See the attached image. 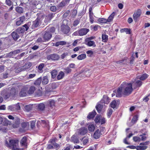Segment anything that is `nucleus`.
<instances>
[{"instance_id": "obj_58", "label": "nucleus", "mask_w": 150, "mask_h": 150, "mask_svg": "<svg viewBox=\"0 0 150 150\" xmlns=\"http://www.w3.org/2000/svg\"><path fill=\"white\" fill-rule=\"evenodd\" d=\"M30 122L31 128L33 129L35 127V122L33 121H31Z\"/></svg>"}, {"instance_id": "obj_25", "label": "nucleus", "mask_w": 150, "mask_h": 150, "mask_svg": "<svg viewBox=\"0 0 150 150\" xmlns=\"http://www.w3.org/2000/svg\"><path fill=\"white\" fill-rule=\"evenodd\" d=\"M46 105L49 108H52L55 105L54 100H52L50 101L49 102H48Z\"/></svg>"}, {"instance_id": "obj_44", "label": "nucleus", "mask_w": 150, "mask_h": 150, "mask_svg": "<svg viewBox=\"0 0 150 150\" xmlns=\"http://www.w3.org/2000/svg\"><path fill=\"white\" fill-rule=\"evenodd\" d=\"M138 116L137 115H136L134 116L132 119V120L131 122L133 123H135L138 120Z\"/></svg>"}, {"instance_id": "obj_8", "label": "nucleus", "mask_w": 150, "mask_h": 150, "mask_svg": "<svg viewBox=\"0 0 150 150\" xmlns=\"http://www.w3.org/2000/svg\"><path fill=\"white\" fill-rule=\"evenodd\" d=\"M62 32L65 34H68L70 31L69 27L66 25H63L61 26Z\"/></svg>"}, {"instance_id": "obj_3", "label": "nucleus", "mask_w": 150, "mask_h": 150, "mask_svg": "<svg viewBox=\"0 0 150 150\" xmlns=\"http://www.w3.org/2000/svg\"><path fill=\"white\" fill-rule=\"evenodd\" d=\"M42 18L38 17L35 21H33V24L31 25V28L33 29H35L39 26L41 23Z\"/></svg>"}, {"instance_id": "obj_11", "label": "nucleus", "mask_w": 150, "mask_h": 150, "mask_svg": "<svg viewBox=\"0 0 150 150\" xmlns=\"http://www.w3.org/2000/svg\"><path fill=\"white\" fill-rule=\"evenodd\" d=\"M88 132V130L86 127H81L79 129L78 134L81 135L85 134Z\"/></svg>"}, {"instance_id": "obj_14", "label": "nucleus", "mask_w": 150, "mask_h": 150, "mask_svg": "<svg viewBox=\"0 0 150 150\" xmlns=\"http://www.w3.org/2000/svg\"><path fill=\"white\" fill-rule=\"evenodd\" d=\"M85 44L89 47L93 46L94 47H95L96 46L95 42L94 41L86 39L85 40Z\"/></svg>"}, {"instance_id": "obj_43", "label": "nucleus", "mask_w": 150, "mask_h": 150, "mask_svg": "<svg viewBox=\"0 0 150 150\" xmlns=\"http://www.w3.org/2000/svg\"><path fill=\"white\" fill-rule=\"evenodd\" d=\"M89 131L91 132H93L95 129V127L93 125H90L88 127Z\"/></svg>"}, {"instance_id": "obj_34", "label": "nucleus", "mask_w": 150, "mask_h": 150, "mask_svg": "<svg viewBox=\"0 0 150 150\" xmlns=\"http://www.w3.org/2000/svg\"><path fill=\"white\" fill-rule=\"evenodd\" d=\"M108 36L105 34H102V40L104 42H107L108 40Z\"/></svg>"}, {"instance_id": "obj_21", "label": "nucleus", "mask_w": 150, "mask_h": 150, "mask_svg": "<svg viewBox=\"0 0 150 150\" xmlns=\"http://www.w3.org/2000/svg\"><path fill=\"white\" fill-rule=\"evenodd\" d=\"M100 134L99 129H98L94 132L93 135V137L95 139H98L100 137Z\"/></svg>"}, {"instance_id": "obj_17", "label": "nucleus", "mask_w": 150, "mask_h": 150, "mask_svg": "<svg viewBox=\"0 0 150 150\" xmlns=\"http://www.w3.org/2000/svg\"><path fill=\"white\" fill-rule=\"evenodd\" d=\"M27 138L26 137H24L20 141V144L22 146L26 147L27 146Z\"/></svg>"}, {"instance_id": "obj_29", "label": "nucleus", "mask_w": 150, "mask_h": 150, "mask_svg": "<svg viewBox=\"0 0 150 150\" xmlns=\"http://www.w3.org/2000/svg\"><path fill=\"white\" fill-rule=\"evenodd\" d=\"M52 78L54 79L55 78L57 74V71L56 70L54 69L51 72Z\"/></svg>"}, {"instance_id": "obj_20", "label": "nucleus", "mask_w": 150, "mask_h": 150, "mask_svg": "<svg viewBox=\"0 0 150 150\" xmlns=\"http://www.w3.org/2000/svg\"><path fill=\"white\" fill-rule=\"evenodd\" d=\"M101 104V103H100V102L99 103H98V104L96 106V109L98 113H100L101 112L103 108V105Z\"/></svg>"}, {"instance_id": "obj_23", "label": "nucleus", "mask_w": 150, "mask_h": 150, "mask_svg": "<svg viewBox=\"0 0 150 150\" xmlns=\"http://www.w3.org/2000/svg\"><path fill=\"white\" fill-rule=\"evenodd\" d=\"M11 35L13 39L15 40H16L20 37V35H19L16 31L13 32L11 33Z\"/></svg>"}, {"instance_id": "obj_64", "label": "nucleus", "mask_w": 150, "mask_h": 150, "mask_svg": "<svg viewBox=\"0 0 150 150\" xmlns=\"http://www.w3.org/2000/svg\"><path fill=\"white\" fill-rule=\"evenodd\" d=\"M8 74L7 72H5L3 74V78L4 79H6L8 77Z\"/></svg>"}, {"instance_id": "obj_1", "label": "nucleus", "mask_w": 150, "mask_h": 150, "mask_svg": "<svg viewBox=\"0 0 150 150\" xmlns=\"http://www.w3.org/2000/svg\"><path fill=\"white\" fill-rule=\"evenodd\" d=\"M132 85V83H127L125 82L122 83L118 88L116 94V96L119 98L122 95L128 96L133 91Z\"/></svg>"}, {"instance_id": "obj_48", "label": "nucleus", "mask_w": 150, "mask_h": 150, "mask_svg": "<svg viewBox=\"0 0 150 150\" xmlns=\"http://www.w3.org/2000/svg\"><path fill=\"white\" fill-rule=\"evenodd\" d=\"M80 21V19H76L73 22V26L74 27L76 26L79 23Z\"/></svg>"}, {"instance_id": "obj_28", "label": "nucleus", "mask_w": 150, "mask_h": 150, "mask_svg": "<svg viewBox=\"0 0 150 150\" xmlns=\"http://www.w3.org/2000/svg\"><path fill=\"white\" fill-rule=\"evenodd\" d=\"M142 84V82L140 80H137L134 83V86L136 87H140Z\"/></svg>"}, {"instance_id": "obj_32", "label": "nucleus", "mask_w": 150, "mask_h": 150, "mask_svg": "<svg viewBox=\"0 0 150 150\" xmlns=\"http://www.w3.org/2000/svg\"><path fill=\"white\" fill-rule=\"evenodd\" d=\"M31 25L32 24L31 22H29L24 25L23 26V27H24L25 28V31H26L28 30L30 26H31Z\"/></svg>"}, {"instance_id": "obj_15", "label": "nucleus", "mask_w": 150, "mask_h": 150, "mask_svg": "<svg viewBox=\"0 0 150 150\" xmlns=\"http://www.w3.org/2000/svg\"><path fill=\"white\" fill-rule=\"evenodd\" d=\"M27 89L25 88H21V91L19 93V96L21 97L25 96L27 95Z\"/></svg>"}, {"instance_id": "obj_40", "label": "nucleus", "mask_w": 150, "mask_h": 150, "mask_svg": "<svg viewBox=\"0 0 150 150\" xmlns=\"http://www.w3.org/2000/svg\"><path fill=\"white\" fill-rule=\"evenodd\" d=\"M98 21L100 23H105L108 22L106 19L104 18H99L98 20Z\"/></svg>"}, {"instance_id": "obj_2", "label": "nucleus", "mask_w": 150, "mask_h": 150, "mask_svg": "<svg viewBox=\"0 0 150 150\" xmlns=\"http://www.w3.org/2000/svg\"><path fill=\"white\" fill-rule=\"evenodd\" d=\"M6 142L8 143L7 142ZM7 146L12 150H21V149L19 148L18 141L17 140H10L9 144L7 143Z\"/></svg>"}, {"instance_id": "obj_56", "label": "nucleus", "mask_w": 150, "mask_h": 150, "mask_svg": "<svg viewBox=\"0 0 150 150\" xmlns=\"http://www.w3.org/2000/svg\"><path fill=\"white\" fill-rule=\"evenodd\" d=\"M100 116H97L95 118L94 121L96 123L100 122Z\"/></svg>"}, {"instance_id": "obj_57", "label": "nucleus", "mask_w": 150, "mask_h": 150, "mask_svg": "<svg viewBox=\"0 0 150 150\" xmlns=\"http://www.w3.org/2000/svg\"><path fill=\"white\" fill-rule=\"evenodd\" d=\"M57 140L56 139H50L48 142V143H50L52 145L55 143L56 140Z\"/></svg>"}, {"instance_id": "obj_22", "label": "nucleus", "mask_w": 150, "mask_h": 150, "mask_svg": "<svg viewBox=\"0 0 150 150\" xmlns=\"http://www.w3.org/2000/svg\"><path fill=\"white\" fill-rule=\"evenodd\" d=\"M96 114V113L95 110H94L92 112H90L88 114L87 117L89 119L93 118L94 117Z\"/></svg>"}, {"instance_id": "obj_30", "label": "nucleus", "mask_w": 150, "mask_h": 150, "mask_svg": "<svg viewBox=\"0 0 150 150\" xmlns=\"http://www.w3.org/2000/svg\"><path fill=\"white\" fill-rule=\"evenodd\" d=\"M66 42L64 41H60L56 42L55 44V46L58 47L59 45H66Z\"/></svg>"}, {"instance_id": "obj_54", "label": "nucleus", "mask_w": 150, "mask_h": 150, "mask_svg": "<svg viewBox=\"0 0 150 150\" xmlns=\"http://www.w3.org/2000/svg\"><path fill=\"white\" fill-rule=\"evenodd\" d=\"M133 139L134 141L136 142H139L141 140V138L137 136L134 137L133 138Z\"/></svg>"}, {"instance_id": "obj_37", "label": "nucleus", "mask_w": 150, "mask_h": 150, "mask_svg": "<svg viewBox=\"0 0 150 150\" xmlns=\"http://www.w3.org/2000/svg\"><path fill=\"white\" fill-rule=\"evenodd\" d=\"M15 10L16 11L20 13H22L23 12V9L21 7L18 6L16 7Z\"/></svg>"}, {"instance_id": "obj_50", "label": "nucleus", "mask_w": 150, "mask_h": 150, "mask_svg": "<svg viewBox=\"0 0 150 150\" xmlns=\"http://www.w3.org/2000/svg\"><path fill=\"white\" fill-rule=\"evenodd\" d=\"M29 126V122H23L21 124V126L23 128H25Z\"/></svg>"}, {"instance_id": "obj_55", "label": "nucleus", "mask_w": 150, "mask_h": 150, "mask_svg": "<svg viewBox=\"0 0 150 150\" xmlns=\"http://www.w3.org/2000/svg\"><path fill=\"white\" fill-rule=\"evenodd\" d=\"M45 64L44 63H42L40 64L38 67V70L40 71H41L42 70L43 67H44Z\"/></svg>"}, {"instance_id": "obj_46", "label": "nucleus", "mask_w": 150, "mask_h": 150, "mask_svg": "<svg viewBox=\"0 0 150 150\" xmlns=\"http://www.w3.org/2000/svg\"><path fill=\"white\" fill-rule=\"evenodd\" d=\"M54 13H50L47 16V18L48 20H50L54 17Z\"/></svg>"}, {"instance_id": "obj_4", "label": "nucleus", "mask_w": 150, "mask_h": 150, "mask_svg": "<svg viewBox=\"0 0 150 150\" xmlns=\"http://www.w3.org/2000/svg\"><path fill=\"white\" fill-rule=\"evenodd\" d=\"M7 110L11 111H16L20 109L21 107L18 103L9 105L7 108Z\"/></svg>"}, {"instance_id": "obj_12", "label": "nucleus", "mask_w": 150, "mask_h": 150, "mask_svg": "<svg viewBox=\"0 0 150 150\" xmlns=\"http://www.w3.org/2000/svg\"><path fill=\"white\" fill-rule=\"evenodd\" d=\"M25 31V28L23 27L18 28L16 30V31L20 35V37L23 36Z\"/></svg>"}, {"instance_id": "obj_24", "label": "nucleus", "mask_w": 150, "mask_h": 150, "mask_svg": "<svg viewBox=\"0 0 150 150\" xmlns=\"http://www.w3.org/2000/svg\"><path fill=\"white\" fill-rule=\"evenodd\" d=\"M64 73L62 71H60L57 77V78L58 80H60L63 78L64 76Z\"/></svg>"}, {"instance_id": "obj_10", "label": "nucleus", "mask_w": 150, "mask_h": 150, "mask_svg": "<svg viewBox=\"0 0 150 150\" xmlns=\"http://www.w3.org/2000/svg\"><path fill=\"white\" fill-rule=\"evenodd\" d=\"M110 99L107 96L104 95L102 100L100 101V103L108 104L110 101Z\"/></svg>"}, {"instance_id": "obj_49", "label": "nucleus", "mask_w": 150, "mask_h": 150, "mask_svg": "<svg viewBox=\"0 0 150 150\" xmlns=\"http://www.w3.org/2000/svg\"><path fill=\"white\" fill-rule=\"evenodd\" d=\"M100 27V26L96 25L94 26H93V25H91L90 27L92 29H93V31H96L98 30V28Z\"/></svg>"}, {"instance_id": "obj_51", "label": "nucleus", "mask_w": 150, "mask_h": 150, "mask_svg": "<svg viewBox=\"0 0 150 150\" xmlns=\"http://www.w3.org/2000/svg\"><path fill=\"white\" fill-rule=\"evenodd\" d=\"M0 130L4 132H6L7 130V128L3 126H0Z\"/></svg>"}, {"instance_id": "obj_9", "label": "nucleus", "mask_w": 150, "mask_h": 150, "mask_svg": "<svg viewBox=\"0 0 150 150\" xmlns=\"http://www.w3.org/2000/svg\"><path fill=\"white\" fill-rule=\"evenodd\" d=\"M52 37V34L49 32H46L43 35V39L45 41H48Z\"/></svg>"}, {"instance_id": "obj_38", "label": "nucleus", "mask_w": 150, "mask_h": 150, "mask_svg": "<svg viewBox=\"0 0 150 150\" xmlns=\"http://www.w3.org/2000/svg\"><path fill=\"white\" fill-rule=\"evenodd\" d=\"M71 140L74 143H79V140L75 136H72L71 138Z\"/></svg>"}, {"instance_id": "obj_16", "label": "nucleus", "mask_w": 150, "mask_h": 150, "mask_svg": "<svg viewBox=\"0 0 150 150\" xmlns=\"http://www.w3.org/2000/svg\"><path fill=\"white\" fill-rule=\"evenodd\" d=\"M120 101L118 100H114L110 103V106L113 109L115 108L119 104Z\"/></svg>"}, {"instance_id": "obj_60", "label": "nucleus", "mask_w": 150, "mask_h": 150, "mask_svg": "<svg viewBox=\"0 0 150 150\" xmlns=\"http://www.w3.org/2000/svg\"><path fill=\"white\" fill-rule=\"evenodd\" d=\"M5 3L7 5L10 6L11 5L12 2L11 0H6Z\"/></svg>"}, {"instance_id": "obj_6", "label": "nucleus", "mask_w": 150, "mask_h": 150, "mask_svg": "<svg viewBox=\"0 0 150 150\" xmlns=\"http://www.w3.org/2000/svg\"><path fill=\"white\" fill-rule=\"evenodd\" d=\"M31 66V64L30 62L26 63L24 65L20 67L17 69L19 71H24L30 68Z\"/></svg>"}, {"instance_id": "obj_19", "label": "nucleus", "mask_w": 150, "mask_h": 150, "mask_svg": "<svg viewBox=\"0 0 150 150\" xmlns=\"http://www.w3.org/2000/svg\"><path fill=\"white\" fill-rule=\"evenodd\" d=\"M1 94L4 99H6L9 98L10 96V95L9 92H7L6 91H3L2 93Z\"/></svg>"}, {"instance_id": "obj_52", "label": "nucleus", "mask_w": 150, "mask_h": 150, "mask_svg": "<svg viewBox=\"0 0 150 150\" xmlns=\"http://www.w3.org/2000/svg\"><path fill=\"white\" fill-rule=\"evenodd\" d=\"M63 0L59 4V7H62L67 4Z\"/></svg>"}, {"instance_id": "obj_7", "label": "nucleus", "mask_w": 150, "mask_h": 150, "mask_svg": "<svg viewBox=\"0 0 150 150\" xmlns=\"http://www.w3.org/2000/svg\"><path fill=\"white\" fill-rule=\"evenodd\" d=\"M142 14V11L141 9H138L134 13L133 17L135 21L137 20L138 18Z\"/></svg>"}, {"instance_id": "obj_62", "label": "nucleus", "mask_w": 150, "mask_h": 150, "mask_svg": "<svg viewBox=\"0 0 150 150\" xmlns=\"http://www.w3.org/2000/svg\"><path fill=\"white\" fill-rule=\"evenodd\" d=\"M5 66L3 65H0V73L3 72L4 70Z\"/></svg>"}, {"instance_id": "obj_42", "label": "nucleus", "mask_w": 150, "mask_h": 150, "mask_svg": "<svg viewBox=\"0 0 150 150\" xmlns=\"http://www.w3.org/2000/svg\"><path fill=\"white\" fill-rule=\"evenodd\" d=\"M35 90V87L34 86H31L28 91V93L30 94H33Z\"/></svg>"}, {"instance_id": "obj_13", "label": "nucleus", "mask_w": 150, "mask_h": 150, "mask_svg": "<svg viewBox=\"0 0 150 150\" xmlns=\"http://www.w3.org/2000/svg\"><path fill=\"white\" fill-rule=\"evenodd\" d=\"M80 36H83L87 34L89 31L88 29L86 28H81L79 30Z\"/></svg>"}, {"instance_id": "obj_39", "label": "nucleus", "mask_w": 150, "mask_h": 150, "mask_svg": "<svg viewBox=\"0 0 150 150\" xmlns=\"http://www.w3.org/2000/svg\"><path fill=\"white\" fill-rule=\"evenodd\" d=\"M115 12H113L110 15V16L108 17V19L107 20L108 21V22H110L114 18V17L115 15Z\"/></svg>"}, {"instance_id": "obj_27", "label": "nucleus", "mask_w": 150, "mask_h": 150, "mask_svg": "<svg viewBox=\"0 0 150 150\" xmlns=\"http://www.w3.org/2000/svg\"><path fill=\"white\" fill-rule=\"evenodd\" d=\"M42 81V78L40 77L38 78L34 83V84L36 86H39L40 84Z\"/></svg>"}, {"instance_id": "obj_26", "label": "nucleus", "mask_w": 150, "mask_h": 150, "mask_svg": "<svg viewBox=\"0 0 150 150\" xmlns=\"http://www.w3.org/2000/svg\"><path fill=\"white\" fill-rule=\"evenodd\" d=\"M42 83L43 85H46L48 82L49 81L48 79L47 76H43L42 78Z\"/></svg>"}, {"instance_id": "obj_47", "label": "nucleus", "mask_w": 150, "mask_h": 150, "mask_svg": "<svg viewBox=\"0 0 150 150\" xmlns=\"http://www.w3.org/2000/svg\"><path fill=\"white\" fill-rule=\"evenodd\" d=\"M86 53L88 54L87 56L88 57H91L93 54V52L92 50H89L86 51Z\"/></svg>"}, {"instance_id": "obj_31", "label": "nucleus", "mask_w": 150, "mask_h": 150, "mask_svg": "<svg viewBox=\"0 0 150 150\" xmlns=\"http://www.w3.org/2000/svg\"><path fill=\"white\" fill-rule=\"evenodd\" d=\"M149 76V75L145 73L139 77V79L142 81H144L147 79Z\"/></svg>"}, {"instance_id": "obj_63", "label": "nucleus", "mask_w": 150, "mask_h": 150, "mask_svg": "<svg viewBox=\"0 0 150 150\" xmlns=\"http://www.w3.org/2000/svg\"><path fill=\"white\" fill-rule=\"evenodd\" d=\"M50 10L51 11L53 12H55L56 10V7L55 6H52L50 7Z\"/></svg>"}, {"instance_id": "obj_35", "label": "nucleus", "mask_w": 150, "mask_h": 150, "mask_svg": "<svg viewBox=\"0 0 150 150\" xmlns=\"http://www.w3.org/2000/svg\"><path fill=\"white\" fill-rule=\"evenodd\" d=\"M64 72L67 74H68L70 73L71 71V69L68 67L64 68Z\"/></svg>"}, {"instance_id": "obj_5", "label": "nucleus", "mask_w": 150, "mask_h": 150, "mask_svg": "<svg viewBox=\"0 0 150 150\" xmlns=\"http://www.w3.org/2000/svg\"><path fill=\"white\" fill-rule=\"evenodd\" d=\"M59 58V55L57 54H51L47 56V58L48 60H52L53 61L58 60Z\"/></svg>"}, {"instance_id": "obj_59", "label": "nucleus", "mask_w": 150, "mask_h": 150, "mask_svg": "<svg viewBox=\"0 0 150 150\" xmlns=\"http://www.w3.org/2000/svg\"><path fill=\"white\" fill-rule=\"evenodd\" d=\"M73 36H80V33L79 30L75 32L72 34Z\"/></svg>"}, {"instance_id": "obj_45", "label": "nucleus", "mask_w": 150, "mask_h": 150, "mask_svg": "<svg viewBox=\"0 0 150 150\" xmlns=\"http://www.w3.org/2000/svg\"><path fill=\"white\" fill-rule=\"evenodd\" d=\"M81 141H83V145H86L88 141V139L86 137H83L80 139Z\"/></svg>"}, {"instance_id": "obj_61", "label": "nucleus", "mask_w": 150, "mask_h": 150, "mask_svg": "<svg viewBox=\"0 0 150 150\" xmlns=\"http://www.w3.org/2000/svg\"><path fill=\"white\" fill-rule=\"evenodd\" d=\"M125 32L127 34H130L131 33V30L130 29L125 28Z\"/></svg>"}, {"instance_id": "obj_53", "label": "nucleus", "mask_w": 150, "mask_h": 150, "mask_svg": "<svg viewBox=\"0 0 150 150\" xmlns=\"http://www.w3.org/2000/svg\"><path fill=\"white\" fill-rule=\"evenodd\" d=\"M113 110L112 109L108 110L107 111V115L108 118L110 117L111 115L112 114Z\"/></svg>"}, {"instance_id": "obj_33", "label": "nucleus", "mask_w": 150, "mask_h": 150, "mask_svg": "<svg viewBox=\"0 0 150 150\" xmlns=\"http://www.w3.org/2000/svg\"><path fill=\"white\" fill-rule=\"evenodd\" d=\"M45 108V105L43 103H40L38 105V108L40 110H43Z\"/></svg>"}, {"instance_id": "obj_41", "label": "nucleus", "mask_w": 150, "mask_h": 150, "mask_svg": "<svg viewBox=\"0 0 150 150\" xmlns=\"http://www.w3.org/2000/svg\"><path fill=\"white\" fill-rule=\"evenodd\" d=\"M86 57L85 54H82L79 55L77 57L78 59L81 60L85 59Z\"/></svg>"}, {"instance_id": "obj_36", "label": "nucleus", "mask_w": 150, "mask_h": 150, "mask_svg": "<svg viewBox=\"0 0 150 150\" xmlns=\"http://www.w3.org/2000/svg\"><path fill=\"white\" fill-rule=\"evenodd\" d=\"M32 108V105H26L24 107L25 111L27 112L31 110Z\"/></svg>"}, {"instance_id": "obj_18", "label": "nucleus", "mask_w": 150, "mask_h": 150, "mask_svg": "<svg viewBox=\"0 0 150 150\" xmlns=\"http://www.w3.org/2000/svg\"><path fill=\"white\" fill-rule=\"evenodd\" d=\"M10 95L12 97H14L16 94L18 93V91H16L14 87H12L11 88L9 92Z\"/></svg>"}]
</instances>
